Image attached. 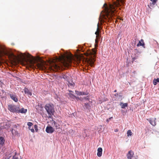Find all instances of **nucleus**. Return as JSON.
I'll return each instance as SVG.
<instances>
[{
	"label": "nucleus",
	"mask_w": 159,
	"mask_h": 159,
	"mask_svg": "<svg viewBox=\"0 0 159 159\" xmlns=\"http://www.w3.org/2000/svg\"><path fill=\"white\" fill-rule=\"evenodd\" d=\"M73 56L72 54L64 55L54 59L51 64L50 68L53 71L63 70L64 67L68 68L70 66Z\"/></svg>",
	"instance_id": "nucleus-1"
},
{
	"label": "nucleus",
	"mask_w": 159,
	"mask_h": 159,
	"mask_svg": "<svg viewBox=\"0 0 159 159\" xmlns=\"http://www.w3.org/2000/svg\"><path fill=\"white\" fill-rule=\"evenodd\" d=\"M120 3L123 5L124 0H116L113 1L112 3H109L108 5L104 4L107 7H105L104 14L102 16L104 22H109L111 21L113 16L115 15L116 7L120 6Z\"/></svg>",
	"instance_id": "nucleus-2"
},
{
	"label": "nucleus",
	"mask_w": 159,
	"mask_h": 159,
	"mask_svg": "<svg viewBox=\"0 0 159 159\" xmlns=\"http://www.w3.org/2000/svg\"><path fill=\"white\" fill-rule=\"evenodd\" d=\"M45 108L48 115L49 117H51L52 115H53L55 112V109L54 106L52 104H46L45 106Z\"/></svg>",
	"instance_id": "nucleus-3"
},
{
	"label": "nucleus",
	"mask_w": 159,
	"mask_h": 159,
	"mask_svg": "<svg viewBox=\"0 0 159 159\" xmlns=\"http://www.w3.org/2000/svg\"><path fill=\"white\" fill-rule=\"evenodd\" d=\"M90 54L92 56H90L89 58L86 59V61L88 64L91 66L92 67L95 61L94 58L95 57V54H96V51L94 49H93L92 52H90Z\"/></svg>",
	"instance_id": "nucleus-4"
},
{
	"label": "nucleus",
	"mask_w": 159,
	"mask_h": 159,
	"mask_svg": "<svg viewBox=\"0 0 159 159\" xmlns=\"http://www.w3.org/2000/svg\"><path fill=\"white\" fill-rule=\"evenodd\" d=\"M18 107L14 105L10 104L8 105V109L11 112L17 113Z\"/></svg>",
	"instance_id": "nucleus-5"
},
{
	"label": "nucleus",
	"mask_w": 159,
	"mask_h": 159,
	"mask_svg": "<svg viewBox=\"0 0 159 159\" xmlns=\"http://www.w3.org/2000/svg\"><path fill=\"white\" fill-rule=\"evenodd\" d=\"M28 61L31 65H33L36 61V59L32 56H29L28 57Z\"/></svg>",
	"instance_id": "nucleus-6"
},
{
	"label": "nucleus",
	"mask_w": 159,
	"mask_h": 159,
	"mask_svg": "<svg viewBox=\"0 0 159 159\" xmlns=\"http://www.w3.org/2000/svg\"><path fill=\"white\" fill-rule=\"evenodd\" d=\"M150 124L153 126H155L156 125V118H151L149 119H147Z\"/></svg>",
	"instance_id": "nucleus-7"
},
{
	"label": "nucleus",
	"mask_w": 159,
	"mask_h": 159,
	"mask_svg": "<svg viewBox=\"0 0 159 159\" xmlns=\"http://www.w3.org/2000/svg\"><path fill=\"white\" fill-rule=\"evenodd\" d=\"M54 129L51 126H48L46 129V132L48 133L51 134L54 131Z\"/></svg>",
	"instance_id": "nucleus-8"
},
{
	"label": "nucleus",
	"mask_w": 159,
	"mask_h": 159,
	"mask_svg": "<svg viewBox=\"0 0 159 159\" xmlns=\"http://www.w3.org/2000/svg\"><path fill=\"white\" fill-rule=\"evenodd\" d=\"M75 93L78 95H87L88 94V93L87 92H82L78 91H75Z\"/></svg>",
	"instance_id": "nucleus-9"
},
{
	"label": "nucleus",
	"mask_w": 159,
	"mask_h": 159,
	"mask_svg": "<svg viewBox=\"0 0 159 159\" xmlns=\"http://www.w3.org/2000/svg\"><path fill=\"white\" fill-rule=\"evenodd\" d=\"M134 154V152L132 151H129L127 155V158L128 159H132L131 158L133 157Z\"/></svg>",
	"instance_id": "nucleus-10"
},
{
	"label": "nucleus",
	"mask_w": 159,
	"mask_h": 159,
	"mask_svg": "<svg viewBox=\"0 0 159 159\" xmlns=\"http://www.w3.org/2000/svg\"><path fill=\"white\" fill-rule=\"evenodd\" d=\"M137 46L139 47V46H142L144 48H145V43L144 42L143 39H141L140 41H139V43L137 44Z\"/></svg>",
	"instance_id": "nucleus-11"
},
{
	"label": "nucleus",
	"mask_w": 159,
	"mask_h": 159,
	"mask_svg": "<svg viewBox=\"0 0 159 159\" xmlns=\"http://www.w3.org/2000/svg\"><path fill=\"white\" fill-rule=\"evenodd\" d=\"M11 98L15 102H17L18 101V98L16 97V96L15 94H9Z\"/></svg>",
	"instance_id": "nucleus-12"
},
{
	"label": "nucleus",
	"mask_w": 159,
	"mask_h": 159,
	"mask_svg": "<svg viewBox=\"0 0 159 159\" xmlns=\"http://www.w3.org/2000/svg\"><path fill=\"white\" fill-rule=\"evenodd\" d=\"M27 111V109H25L24 108H22L21 109H20L19 107H18V111L17 113H25Z\"/></svg>",
	"instance_id": "nucleus-13"
},
{
	"label": "nucleus",
	"mask_w": 159,
	"mask_h": 159,
	"mask_svg": "<svg viewBox=\"0 0 159 159\" xmlns=\"http://www.w3.org/2000/svg\"><path fill=\"white\" fill-rule=\"evenodd\" d=\"M102 149L101 148H98L97 150L98 152L97 153V155L98 157H100L102 156Z\"/></svg>",
	"instance_id": "nucleus-14"
},
{
	"label": "nucleus",
	"mask_w": 159,
	"mask_h": 159,
	"mask_svg": "<svg viewBox=\"0 0 159 159\" xmlns=\"http://www.w3.org/2000/svg\"><path fill=\"white\" fill-rule=\"evenodd\" d=\"M24 90L25 94H26L27 95L30 96L32 95L31 93L27 88H25L24 89Z\"/></svg>",
	"instance_id": "nucleus-15"
},
{
	"label": "nucleus",
	"mask_w": 159,
	"mask_h": 159,
	"mask_svg": "<svg viewBox=\"0 0 159 159\" xmlns=\"http://www.w3.org/2000/svg\"><path fill=\"white\" fill-rule=\"evenodd\" d=\"M156 3V2H150V3L149 5H148V6L150 8L152 9L154 7V5Z\"/></svg>",
	"instance_id": "nucleus-16"
},
{
	"label": "nucleus",
	"mask_w": 159,
	"mask_h": 159,
	"mask_svg": "<svg viewBox=\"0 0 159 159\" xmlns=\"http://www.w3.org/2000/svg\"><path fill=\"white\" fill-rule=\"evenodd\" d=\"M120 105L121 106V108L123 109L125 108V107L128 106V104L126 103H124L122 102H121Z\"/></svg>",
	"instance_id": "nucleus-17"
},
{
	"label": "nucleus",
	"mask_w": 159,
	"mask_h": 159,
	"mask_svg": "<svg viewBox=\"0 0 159 159\" xmlns=\"http://www.w3.org/2000/svg\"><path fill=\"white\" fill-rule=\"evenodd\" d=\"M5 140L4 139V138L2 137H0V144L2 145H3V144L4 143Z\"/></svg>",
	"instance_id": "nucleus-18"
},
{
	"label": "nucleus",
	"mask_w": 159,
	"mask_h": 159,
	"mask_svg": "<svg viewBox=\"0 0 159 159\" xmlns=\"http://www.w3.org/2000/svg\"><path fill=\"white\" fill-rule=\"evenodd\" d=\"M157 82H159V78H157V79H154L153 81V83L154 85H156Z\"/></svg>",
	"instance_id": "nucleus-19"
},
{
	"label": "nucleus",
	"mask_w": 159,
	"mask_h": 159,
	"mask_svg": "<svg viewBox=\"0 0 159 159\" xmlns=\"http://www.w3.org/2000/svg\"><path fill=\"white\" fill-rule=\"evenodd\" d=\"M54 124V126L56 127V129H58L59 128V126L58 125L56 122L55 121H54L53 122Z\"/></svg>",
	"instance_id": "nucleus-20"
},
{
	"label": "nucleus",
	"mask_w": 159,
	"mask_h": 159,
	"mask_svg": "<svg viewBox=\"0 0 159 159\" xmlns=\"http://www.w3.org/2000/svg\"><path fill=\"white\" fill-rule=\"evenodd\" d=\"M84 106L87 109H89L90 108L91 106L89 103H85L84 104Z\"/></svg>",
	"instance_id": "nucleus-21"
},
{
	"label": "nucleus",
	"mask_w": 159,
	"mask_h": 159,
	"mask_svg": "<svg viewBox=\"0 0 159 159\" xmlns=\"http://www.w3.org/2000/svg\"><path fill=\"white\" fill-rule=\"evenodd\" d=\"M99 28L98 27H98L97 28V31L95 32V34L96 35V37H97L98 36H99Z\"/></svg>",
	"instance_id": "nucleus-22"
},
{
	"label": "nucleus",
	"mask_w": 159,
	"mask_h": 159,
	"mask_svg": "<svg viewBox=\"0 0 159 159\" xmlns=\"http://www.w3.org/2000/svg\"><path fill=\"white\" fill-rule=\"evenodd\" d=\"M127 136H130L131 135H132V133L131 132V131L130 130H128L127 132Z\"/></svg>",
	"instance_id": "nucleus-23"
},
{
	"label": "nucleus",
	"mask_w": 159,
	"mask_h": 159,
	"mask_svg": "<svg viewBox=\"0 0 159 159\" xmlns=\"http://www.w3.org/2000/svg\"><path fill=\"white\" fill-rule=\"evenodd\" d=\"M37 66L38 68H39L40 69H43V66L42 64H40L38 63L37 64Z\"/></svg>",
	"instance_id": "nucleus-24"
},
{
	"label": "nucleus",
	"mask_w": 159,
	"mask_h": 159,
	"mask_svg": "<svg viewBox=\"0 0 159 159\" xmlns=\"http://www.w3.org/2000/svg\"><path fill=\"white\" fill-rule=\"evenodd\" d=\"M69 96L71 98H77V97H76L75 96L74 94H73L71 93H69Z\"/></svg>",
	"instance_id": "nucleus-25"
},
{
	"label": "nucleus",
	"mask_w": 159,
	"mask_h": 159,
	"mask_svg": "<svg viewBox=\"0 0 159 159\" xmlns=\"http://www.w3.org/2000/svg\"><path fill=\"white\" fill-rule=\"evenodd\" d=\"M33 123L32 122H28L27 123V125L29 126V128L30 129V127L33 125Z\"/></svg>",
	"instance_id": "nucleus-26"
},
{
	"label": "nucleus",
	"mask_w": 159,
	"mask_h": 159,
	"mask_svg": "<svg viewBox=\"0 0 159 159\" xmlns=\"http://www.w3.org/2000/svg\"><path fill=\"white\" fill-rule=\"evenodd\" d=\"M112 118H113V117H111L109 118V119H107L106 120L107 122L108 123L109 122V121L111 120V119Z\"/></svg>",
	"instance_id": "nucleus-27"
},
{
	"label": "nucleus",
	"mask_w": 159,
	"mask_h": 159,
	"mask_svg": "<svg viewBox=\"0 0 159 159\" xmlns=\"http://www.w3.org/2000/svg\"><path fill=\"white\" fill-rule=\"evenodd\" d=\"M34 129H35V130L36 131H37V129H37V128H38L37 125H34Z\"/></svg>",
	"instance_id": "nucleus-28"
},
{
	"label": "nucleus",
	"mask_w": 159,
	"mask_h": 159,
	"mask_svg": "<svg viewBox=\"0 0 159 159\" xmlns=\"http://www.w3.org/2000/svg\"><path fill=\"white\" fill-rule=\"evenodd\" d=\"M73 84H74V83H69V85H70V86H73Z\"/></svg>",
	"instance_id": "nucleus-29"
},
{
	"label": "nucleus",
	"mask_w": 159,
	"mask_h": 159,
	"mask_svg": "<svg viewBox=\"0 0 159 159\" xmlns=\"http://www.w3.org/2000/svg\"><path fill=\"white\" fill-rule=\"evenodd\" d=\"M12 158L13 159H18V158L16 157L15 156H14Z\"/></svg>",
	"instance_id": "nucleus-30"
},
{
	"label": "nucleus",
	"mask_w": 159,
	"mask_h": 159,
	"mask_svg": "<svg viewBox=\"0 0 159 159\" xmlns=\"http://www.w3.org/2000/svg\"><path fill=\"white\" fill-rule=\"evenodd\" d=\"M150 1L152 2H156L157 1V0H150Z\"/></svg>",
	"instance_id": "nucleus-31"
},
{
	"label": "nucleus",
	"mask_w": 159,
	"mask_h": 159,
	"mask_svg": "<svg viewBox=\"0 0 159 159\" xmlns=\"http://www.w3.org/2000/svg\"><path fill=\"white\" fill-rule=\"evenodd\" d=\"M30 130H31V131L32 132H34V129H30Z\"/></svg>",
	"instance_id": "nucleus-32"
},
{
	"label": "nucleus",
	"mask_w": 159,
	"mask_h": 159,
	"mask_svg": "<svg viewBox=\"0 0 159 159\" xmlns=\"http://www.w3.org/2000/svg\"><path fill=\"white\" fill-rule=\"evenodd\" d=\"M14 131H15V130L12 129L11 131L12 133L13 134H14Z\"/></svg>",
	"instance_id": "nucleus-33"
},
{
	"label": "nucleus",
	"mask_w": 159,
	"mask_h": 159,
	"mask_svg": "<svg viewBox=\"0 0 159 159\" xmlns=\"http://www.w3.org/2000/svg\"><path fill=\"white\" fill-rule=\"evenodd\" d=\"M118 130H119L118 129H115L114 131L116 132H118Z\"/></svg>",
	"instance_id": "nucleus-34"
},
{
	"label": "nucleus",
	"mask_w": 159,
	"mask_h": 159,
	"mask_svg": "<svg viewBox=\"0 0 159 159\" xmlns=\"http://www.w3.org/2000/svg\"><path fill=\"white\" fill-rule=\"evenodd\" d=\"M65 77H66V76L64 75L63 76V77L64 79H65Z\"/></svg>",
	"instance_id": "nucleus-35"
},
{
	"label": "nucleus",
	"mask_w": 159,
	"mask_h": 159,
	"mask_svg": "<svg viewBox=\"0 0 159 159\" xmlns=\"http://www.w3.org/2000/svg\"><path fill=\"white\" fill-rule=\"evenodd\" d=\"M69 91L70 93V92H72H72H73L72 91H71V90H69Z\"/></svg>",
	"instance_id": "nucleus-36"
},
{
	"label": "nucleus",
	"mask_w": 159,
	"mask_h": 159,
	"mask_svg": "<svg viewBox=\"0 0 159 159\" xmlns=\"http://www.w3.org/2000/svg\"><path fill=\"white\" fill-rule=\"evenodd\" d=\"M155 42H156V43L158 45V43L157 42V41H155Z\"/></svg>",
	"instance_id": "nucleus-37"
},
{
	"label": "nucleus",
	"mask_w": 159,
	"mask_h": 159,
	"mask_svg": "<svg viewBox=\"0 0 159 159\" xmlns=\"http://www.w3.org/2000/svg\"><path fill=\"white\" fill-rule=\"evenodd\" d=\"M116 92V90H115L114 91V92Z\"/></svg>",
	"instance_id": "nucleus-38"
},
{
	"label": "nucleus",
	"mask_w": 159,
	"mask_h": 159,
	"mask_svg": "<svg viewBox=\"0 0 159 159\" xmlns=\"http://www.w3.org/2000/svg\"><path fill=\"white\" fill-rule=\"evenodd\" d=\"M116 95H118V94L117 93L116 94H115V96H116Z\"/></svg>",
	"instance_id": "nucleus-39"
},
{
	"label": "nucleus",
	"mask_w": 159,
	"mask_h": 159,
	"mask_svg": "<svg viewBox=\"0 0 159 159\" xmlns=\"http://www.w3.org/2000/svg\"><path fill=\"white\" fill-rule=\"evenodd\" d=\"M95 42H97V40L96 39L95 40Z\"/></svg>",
	"instance_id": "nucleus-40"
},
{
	"label": "nucleus",
	"mask_w": 159,
	"mask_h": 159,
	"mask_svg": "<svg viewBox=\"0 0 159 159\" xmlns=\"http://www.w3.org/2000/svg\"><path fill=\"white\" fill-rule=\"evenodd\" d=\"M4 159H9L8 158H5Z\"/></svg>",
	"instance_id": "nucleus-41"
},
{
	"label": "nucleus",
	"mask_w": 159,
	"mask_h": 159,
	"mask_svg": "<svg viewBox=\"0 0 159 159\" xmlns=\"http://www.w3.org/2000/svg\"><path fill=\"white\" fill-rule=\"evenodd\" d=\"M17 134V133H16L15 134Z\"/></svg>",
	"instance_id": "nucleus-42"
}]
</instances>
